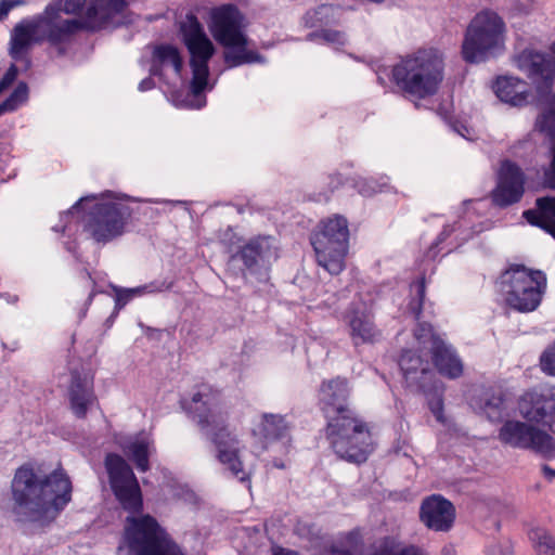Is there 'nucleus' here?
<instances>
[{
  "label": "nucleus",
  "instance_id": "obj_1",
  "mask_svg": "<svg viewBox=\"0 0 555 555\" xmlns=\"http://www.w3.org/2000/svg\"><path fill=\"white\" fill-rule=\"evenodd\" d=\"M348 380L336 377L324 380L320 388L321 409L327 418L326 437L335 454L347 462L360 464L373 451L371 431L349 406Z\"/></svg>",
  "mask_w": 555,
  "mask_h": 555
},
{
  "label": "nucleus",
  "instance_id": "obj_2",
  "mask_svg": "<svg viewBox=\"0 0 555 555\" xmlns=\"http://www.w3.org/2000/svg\"><path fill=\"white\" fill-rule=\"evenodd\" d=\"M72 491L64 469L43 475L28 464L22 465L11 482L12 513L20 521L48 524L72 501Z\"/></svg>",
  "mask_w": 555,
  "mask_h": 555
},
{
  "label": "nucleus",
  "instance_id": "obj_3",
  "mask_svg": "<svg viewBox=\"0 0 555 555\" xmlns=\"http://www.w3.org/2000/svg\"><path fill=\"white\" fill-rule=\"evenodd\" d=\"M519 414L527 421L508 420L499 429L504 446L529 450L546 459L555 457V439L531 423L547 427L555 434V387L526 391L518 401Z\"/></svg>",
  "mask_w": 555,
  "mask_h": 555
},
{
  "label": "nucleus",
  "instance_id": "obj_4",
  "mask_svg": "<svg viewBox=\"0 0 555 555\" xmlns=\"http://www.w3.org/2000/svg\"><path fill=\"white\" fill-rule=\"evenodd\" d=\"M183 406L215 446L217 460L232 477L241 482H248L249 473L240 456V441L228 429V416L221 409L219 392L214 391L208 385H202L189 403L183 402Z\"/></svg>",
  "mask_w": 555,
  "mask_h": 555
},
{
  "label": "nucleus",
  "instance_id": "obj_5",
  "mask_svg": "<svg viewBox=\"0 0 555 555\" xmlns=\"http://www.w3.org/2000/svg\"><path fill=\"white\" fill-rule=\"evenodd\" d=\"M208 28L214 39L224 48L223 59L229 68L266 62L256 50L247 49L249 39L245 16L236 5L225 3L211 8Z\"/></svg>",
  "mask_w": 555,
  "mask_h": 555
},
{
  "label": "nucleus",
  "instance_id": "obj_6",
  "mask_svg": "<svg viewBox=\"0 0 555 555\" xmlns=\"http://www.w3.org/2000/svg\"><path fill=\"white\" fill-rule=\"evenodd\" d=\"M443 70V57L438 50L421 49L393 65L391 80L405 96L423 100L436 94Z\"/></svg>",
  "mask_w": 555,
  "mask_h": 555
},
{
  "label": "nucleus",
  "instance_id": "obj_7",
  "mask_svg": "<svg viewBox=\"0 0 555 555\" xmlns=\"http://www.w3.org/2000/svg\"><path fill=\"white\" fill-rule=\"evenodd\" d=\"M505 23L491 10L475 15L464 35L462 56L467 63H481L504 50Z\"/></svg>",
  "mask_w": 555,
  "mask_h": 555
},
{
  "label": "nucleus",
  "instance_id": "obj_8",
  "mask_svg": "<svg viewBox=\"0 0 555 555\" xmlns=\"http://www.w3.org/2000/svg\"><path fill=\"white\" fill-rule=\"evenodd\" d=\"M545 286L546 276L542 271L529 270L522 264L509 267L498 281L499 291L506 304L520 312L538 308Z\"/></svg>",
  "mask_w": 555,
  "mask_h": 555
},
{
  "label": "nucleus",
  "instance_id": "obj_9",
  "mask_svg": "<svg viewBox=\"0 0 555 555\" xmlns=\"http://www.w3.org/2000/svg\"><path fill=\"white\" fill-rule=\"evenodd\" d=\"M317 262L330 274L337 275L345 269L349 247L348 221L335 215L320 222L319 230L311 236Z\"/></svg>",
  "mask_w": 555,
  "mask_h": 555
},
{
  "label": "nucleus",
  "instance_id": "obj_10",
  "mask_svg": "<svg viewBox=\"0 0 555 555\" xmlns=\"http://www.w3.org/2000/svg\"><path fill=\"white\" fill-rule=\"evenodd\" d=\"M125 539L134 555H186L151 515L126 518Z\"/></svg>",
  "mask_w": 555,
  "mask_h": 555
},
{
  "label": "nucleus",
  "instance_id": "obj_11",
  "mask_svg": "<svg viewBox=\"0 0 555 555\" xmlns=\"http://www.w3.org/2000/svg\"><path fill=\"white\" fill-rule=\"evenodd\" d=\"M182 41L190 54V66L192 80L190 89L193 95L197 96L207 87L209 67L208 63L216 52L212 41L208 38L197 16L188 13L179 25Z\"/></svg>",
  "mask_w": 555,
  "mask_h": 555
},
{
  "label": "nucleus",
  "instance_id": "obj_12",
  "mask_svg": "<svg viewBox=\"0 0 555 555\" xmlns=\"http://www.w3.org/2000/svg\"><path fill=\"white\" fill-rule=\"evenodd\" d=\"M515 65L534 82L538 105L555 103L553 83L555 80V42L550 52L525 49L515 56Z\"/></svg>",
  "mask_w": 555,
  "mask_h": 555
},
{
  "label": "nucleus",
  "instance_id": "obj_13",
  "mask_svg": "<svg viewBox=\"0 0 555 555\" xmlns=\"http://www.w3.org/2000/svg\"><path fill=\"white\" fill-rule=\"evenodd\" d=\"M275 241L269 235H258L244 243L229 257V266L237 267L244 279L267 281L273 261L278 259Z\"/></svg>",
  "mask_w": 555,
  "mask_h": 555
},
{
  "label": "nucleus",
  "instance_id": "obj_14",
  "mask_svg": "<svg viewBox=\"0 0 555 555\" xmlns=\"http://www.w3.org/2000/svg\"><path fill=\"white\" fill-rule=\"evenodd\" d=\"M93 10L91 8L85 11L79 18L64 20L57 15L55 5H47L44 12L35 17L41 42L48 41L56 47L69 42L72 37L80 30L90 33L103 30V23L91 17Z\"/></svg>",
  "mask_w": 555,
  "mask_h": 555
},
{
  "label": "nucleus",
  "instance_id": "obj_15",
  "mask_svg": "<svg viewBox=\"0 0 555 555\" xmlns=\"http://www.w3.org/2000/svg\"><path fill=\"white\" fill-rule=\"evenodd\" d=\"M111 489L121 507L131 513H140L143 500L138 479L129 464L118 454L108 453L105 457Z\"/></svg>",
  "mask_w": 555,
  "mask_h": 555
},
{
  "label": "nucleus",
  "instance_id": "obj_16",
  "mask_svg": "<svg viewBox=\"0 0 555 555\" xmlns=\"http://www.w3.org/2000/svg\"><path fill=\"white\" fill-rule=\"evenodd\" d=\"M131 216L129 206L121 203H99L85 220V231L98 243H107L124 233Z\"/></svg>",
  "mask_w": 555,
  "mask_h": 555
},
{
  "label": "nucleus",
  "instance_id": "obj_17",
  "mask_svg": "<svg viewBox=\"0 0 555 555\" xmlns=\"http://www.w3.org/2000/svg\"><path fill=\"white\" fill-rule=\"evenodd\" d=\"M525 192V177L521 169L511 160H504L499 171L495 189L492 191V202L495 206L505 208L518 203Z\"/></svg>",
  "mask_w": 555,
  "mask_h": 555
},
{
  "label": "nucleus",
  "instance_id": "obj_18",
  "mask_svg": "<svg viewBox=\"0 0 555 555\" xmlns=\"http://www.w3.org/2000/svg\"><path fill=\"white\" fill-rule=\"evenodd\" d=\"M41 38L37 27L36 18H25L17 23L11 30L9 42V55L15 61L24 64L28 69L31 65L29 53L34 44L40 43Z\"/></svg>",
  "mask_w": 555,
  "mask_h": 555
},
{
  "label": "nucleus",
  "instance_id": "obj_19",
  "mask_svg": "<svg viewBox=\"0 0 555 555\" xmlns=\"http://www.w3.org/2000/svg\"><path fill=\"white\" fill-rule=\"evenodd\" d=\"M420 518L428 529L447 532L453 527L455 508L442 495L433 494L422 502Z\"/></svg>",
  "mask_w": 555,
  "mask_h": 555
},
{
  "label": "nucleus",
  "instance_id": "obj_20",
  "mask_svg": "<svg viewBox=\"0 0 555 555\" xmlns=\"http://www.w3.org/2000/svg\"><path fill=\"white\" fill-rule=\"evenodd\" d=\"M399 366L408 387L424 393L431 390L434 373L429 362L415 350H404L399 359Z\"/></svg>",
  "mask_w": 555,
  "mask_h": 555
},
{
  "label": "nucleus",
  "instance_id": "obj_21",
  "mask_svg": "<svg viewBox=\"0 0 555 555\" xmlns=\"http://www.w3.org/2000/svg\"><path fill=\"white\" fill-rule=\"evenodd\" d=\"M68 400L76 417H86L90 406L96 401L93 389V377L79 370H72L68 386Z\"/></svg>",
  "mask_w": 555,
  "mask_h": 555
},
{
  "label": "nucleus",
  "instance_id": "obj_22",
  "mask_svg": "<svg viewBox=\"0 0 555 555\" xmlns=\"http://www.w3.org/2000/svg\"><path fill=\"white\" fill-rule=\"evenodd\" d=\"M429 350L433 364L440 375L449 379H456L462 376L464 365L452 345L440 336H435Z\"/></svg>",
  "mask_w": 555,
  "mask_h": 555
},
{
  "label": "nucleus",
  "instance_id": "obj_23",
  "mask_svg": "<svg viewBox=\"0 0 555 555\" xmlns=\"http://www.w3.org/2000/svg\"><path fill=\"white\" fill-rule=\"evenodd\" d=\"M345 320L349 326V335L353 346L375 344L382 337V332L374 323L373 317L365 310L350 309Z\"/></svg>",
  "mask_w": 555,
  "mask_h": 555
},
{
  "label": "nucleus",
  "instance_id": "obj_24",
  "mask_svg": "<svg viewBox=\"0 0 555 555\" xmlns=\"http://www.w3.org/2000/svg\"><path fill=\"white\" fill-rule=\"evenodd\" d=\"M494 93L504 103L521 107L529 103L531 95L528 83L517 77H499L493 86Z\"/></svg>",
  "mask_w": 555,
  "mask_h": 555
},
{
  "label": "nucleus",
  "instance_id": "obj_25",
  "mask_svg": "<svg viewBox=\"0 0 555 555\" xmlns=\"http://www.w3.org/2000/svg\"><path fill=\"white\" fill-rule=\"evenodd\" d=\"M535 207L525 210L522 217L529 224L541 228L555 238V196L537 198Z\"/></svg>",
  "mask_w": 555,
  "mask_h": 555
},
{
  "label": "nucleus",
  "instance_id": "obj_26",
  "mask_svg": "<svg viewBox=\"0 0 555 555\" xmlns=\"http://www.w3.org/2000/svg\"><path fill=\"white\" fill-rule=\"evenodd\" d=\"M126 7V0H89L86 11L93 8L91 17L100 20L103 23V29H108L122 24L120 15Z\"/></svg>",
  "mask_w": 555,
  "mask_h": 555
},
{
  "label": "nucleus",
  "instance_id": "obj_27",
  "mask_svg": "<svg viewBox=\"0 0 555 555\" xmlns=\"http://www.w3.org/2000/svg\"><path fill=\"white\" fill-rule=\"evenodd\" d=\"M168 66L173 68L177 76H181L183 60L179 49L167 43L155 46L151 60V75L160 77L163 76V69Z\"/></svg>",
  "mask_w": 555,
  "mask_h": 555
},
{
  "label": "nucleus",
  "instance_id": "obj_28",
  "mask_svg": "<svg viewBox=\"0 0 555 555\" xmlns=\"http://www.w3.org/2000/svg\"><path fill=\"white\" fill-rule=\"evenodd\" d=\"M535 128L553 141L551 147L552 160L545 177L548 186L555 189V108L544 111L537 118Z\"/></svg>",
  "mask_w": 555,
  "mask_h": 555
},
{
  "label": "nucleus",
  "instance_id": "obj_29",
  "mask_svg": "<svg viewBox=\"0 0 555 555\" xmlns=\"http://www.w3.org/2000/svg\"><path fill=\"white\" fill-rule=\"evenodd\" d=\"M341 15L340 8L333 4H321L313 10H309L302 17L305 27L317 28L336 24Z\"/></svg>",
  "mask_w": 555,
  "mask_h": 555
},
{
  "label": "nucleus",
  "instance_id": "obj_30",
  "mask_svg": "<svg viewBox=\"0 0 555 555\" xmlns=\"http://www.w3.org/2000/svg\"><path fill=\"white\" fill-rule=\"evenodd\" d=\"M261 434L268 440H278L288 435L289 427L284 416L264 413L261 422Z\"/></svg>",
  "mask_w": 555,
  "mask_h": 555
},
{
  "label": "nucleus",
  "instance_id": "obj_31",
  "mask_svg": "<svg viewBox=\"0 0 555 555\" xmlns=\"http://www.w3.org/2000/svg\"><path fill=\"white\" fill-rule=\"evenodd\" d=\"M481 410L490 422L501 421L506 411V404L503 395L487 393L481 400Z\"/></svg>",
  "mask_w": 555,
  "mask_h": 555
},
{
  "label": "nucleus",
  "instance_id": "obj_32",
  "mask_svg": "<svg viewBox=\"0 0 555 555\" xmlns=\"http://www.w3.org/2000/svg\"><path fill=\"white\" fill-rule=\"evenodd\" d=\"M362 545V538L358 530H351L344 539L328 548V555H357Z\"/></svg>",
  "mask_w": 555,
  "mask_h": 555
},
{
  "label": "nucleus",
  "instance_id": "obj_33",
  "mask_svg": "<svg viewBox=\"0 0 555 555\" xmlns=\"http://www.w3.org/2000/svg\"><path fill=\"white\" fill-rule=\"evenodd\" d=\"M127 454L135 464L140 472H146L150 468L149 454H150V441L146 439H140L130 442L127 446Z\"/></svg>",
  "mask_w": 555,
  "mask_h": 555
},
{
  "label": "nucleus",
  "instance_id": "obj_34",
  "mask_svg": "<svg viewBox=\"0 0 555 555\" xmlns=\"http://www.w3.org/2000/svg\"><path fill=\"white\" fill-rule=\"evenodd\" d=\"M411 293L413 296L408 305V310L415 318V320L420 321L426 295V284L424 276L417 279L411 284Z\"/></svg>",
  "mask_w": 555,
  "mask_h": 555
},
{
  "label": "nucleus",
  "instance_id": "obj_35",
  "mask_svg": "<svg viewBox=\"0 0 555 555\" xmlns=\"http://www.w3.org/2000/svg\"><path fill=\"white\" fill-rule=\"evenodd\" d=\"M529 537L538 555H555V539L546 530L533 529Z\"/></svg>",
  "mask_w": 555,
  "mask_h": 555
},
{
  "label": "nucleus",
  "instance_id": "obj_36",
  "mask_svg": "<svg viewBox=\"0 0 555 555\" xmlns=\"http://www.w3.org/2000/svg\"><path fill=\"white\" fill-rule=\"evenodd\" d=\"M170 287L166 282H152L142 287L126 289L117 294L116 305L121 307L125 306L134 295H141L143 293H157L166 291Z\"/></svg>",
  "mask_w": 555,
  "mask_h": 555
},
{
  "label": "nucleus",
  "instance_id": "obj_37",
  "mask_svg": "<svg viewBox=\"0 0 555 555\" xmlns=\"http://www.w3.org/2000/svg\"><path fill=\"white\" fill-rule=\"evenodd\" d=\"M28 87L25 82H20L11 95L0 103V117L9 112L15 111L20 104L26 101Z\"/></svg>",
  "mask_w": 555,
  "mask_h": 555
},
{
  "label": "nucleus",
  "instance_id": "obj_38",
  "mask_svg": "<svg viewBox=\"0 0 555 555\" xmlns=\"http://www.w3.org/2000/svg\"><path fill=\"white\" fill-rule=\"evenodd\" d=\"M307 41L323 40L327 43L345 46L347 43V37L345 33L334 29H321L318 31L309 33L306 37Z\"/></svg>",
  "mask_w": 555,
  "mask_h": 555
},
{
  "label": "nucleus",
  "instance_id": "obj_39",
  "mask_svg": "<svg viewBox=\"0 0 555 555\" xmlns=\"http://www.w3.org/2000/svg\"><path fill=\"white\" fill-rule=\"evenodd\" d=\"M89 0H61L57 3H51L50 5H55L57 8V15L61 13L72 14V15H81L87 10V5Z\"/></svg>",
  "mask_w": 555,
  "mask_h": 555
},
{
  "label": "nucleus",
  "instance_id": "obj_40",
  "mask_svg": "<svg viewBox=\"0 0 555 555\" xmlns=\"http://www.w3.org/2000/svg\"><path fill=\"white\" fill-rule=\"evenodd\" d=\"M220 243L230 256L242 246L241 237L231 228H228L220 234Z\"/></svg>",
  "mask_w": 555,
  "mask_h": 555
},
{
  "label": "nucleus",
  "instance_id": "obj_41",
  "mask_svg": "<svg viewBox=\"0 0 555 555\" xmlns=\"http://www.w3.org/2000/svg\"><path fill=\"white\" fill-rule=\"evenodd\" d=\"M540 364L543 372L555 376V344L542 353Z\"/></svg>",
  "mask_w": 555,
  "mask_h": 555
},
{
  "label": "nucleus",
  "instance_id": "obj_42",
  "mask_svg": "<svg viewBox=\"0 0 555 555\" xmlns=\"http://www.w3.org/2000/svg\"><path fill=\"white\" fill-rule=\"evenodd\" d=\"M414 336L420 343H425L426 339H429L430 345L433 344V338L438 336L434 333L433 326L427 322H418L417 327L414 331Z\"/></svg>",
  "mask_w": 555,
  "mask_h": 555
},
{
  "label": "nucleus",
  "instance_id": "obj_43",
  "mask_svg": "<svg viewBox=\"0 0 555 555\" xmlns=\"http://www.w3.org/2000/svg\"><path fill=\"white\" fill-rule=\"evenodd\" d=\"M487 555H513V548L509 541L495 542L488 546Z\"/></svg>",
  "mask_w": 555,
  "mask_h": 555
},
{
  "label": "nucleus",
  "instance_id": "obj_44",
  "mask_svg": "<svg viewBox=\"0 0 555 555\" xmlns=\"http://www.w3.org/2000/svg\"><path fill=\"white\" fill-rule=\"evenodd\" d=\"M17 73H18V68L15 64H12L8 68V70L5 72V74L3 75V77L0 80V93L13 83V81L15 80V78L17 76Z\"/></svg>",
  "mask_w": 555,
  "mask_h": 555
},
{
  "label": "nucleus",
  "instance_id": "obj_45",
  "mask_svg": "<svg viewBox=\"0 0 555 555\" xmlns=\"http://www.w3.org/2000/svg\"><path fill=\"white\" fill-rule=\"evenodd\" d=\"M26 3V0H1L0 1V21L4 20L9 12L18 7Z\"/></svg>",
  "mask_w": 555,
  "mask_h": 555
},
{
  "label": "nucleus",
  "instance_id": "obj_46",
  "mask_svg": "<svg viewBox=\"0 0 555 555\" xmlns=\"http://www.w3.org/2000/svg\"><path fill=\"white\" fill-rule=\"evenodd\" d=\"M429 408L438 422L443 421V401L441 398H437L429 402Z\"/></svg>",
  "mask_w": 555,
  "mask_h": 555
},
{
  "label": "nucleus",
  "instance_id": "obj_47",
  "mask_svg": "<svg viewBox=\"0 0 555 555\" xmlns=\"http://www.w3.org/2000/svg\"><path fill=\"white\" fill-rule=\"evenodd\" d=\"M88 199V197L86 198H80L78 202H76L73 207L70 209H68L67 211H64L61 214V221H66L69 219V218H73L75 214H78L80 211V208L82 206V203L83 201Z\"/></svg>",
  "mask_w": 555,
  "mask_h": 555
},
{
  "label": "nucleus",
  "instance_id": "obj_48",
  "mask_svg": "<svg viewBox=\"0 0 555 555\" xmlns=\"http://www.w3.org/2000/svg\"><path fill=\"white\" fill-rule=\"evenodd\" d=\"M454 231V228L450 224H447L443 227L442 231L437 236L436 242L431 245L430 249H434V247L438 246V244L444 242Z\"/></svg>",
  "mask_w": 555,
  "mask_h": 555
},
{
  "label": "nucleus",
  "instance_id": "obj_49",
  "mask_svg": "<svg viewBox=\"0 0 555 555\" xmlns=\"http://www.w3.org/2000/svg\"><path fill=\"white\" fill-rule=\"evenodd\" d=\"M154 87H155L154 80L151 77H147V78H144L143 80H141L138 89L141 92H145V91L152 90Z\"/></svg>",
  "mask_w": 555,
  "mask_h": 555
},
{
  "label": "nucleus",
  "instance_id": "obj_50",
  "mask_svg": "<svg viewBox=\"0 0 555 555\" xmlns=\"http://www.w3.org/2000/svg\"><path fill=\"white\" fill-rule=\"evenodd\" d=\"M542 470H543L545 478H547L548 480H552L553 478H555V469L551 468L550 466L544 465L542 467Z\"/></svg>",
  "mask_w": 555,
  "mask_h": 555
},
{
  "label": "nucleus",
  "instance_id": "obj_51",
  "mask_svg": "<svg viewBox=\"0 0 555 555\" xmlns=\"http://www.w3.org/2000/svg\"><path fill=\"white\" fill-rule=\"evenodd\" d=\"M383 186L384 185H378V186H370L371 189V192L366 191V190H363L361 189L360 192L364 195H370L371 193H376V192H382L383 191Z\"/></svg>",
  "mask_w": 555,
  "mask_h": 555
},
{
  "label": "nucleus",
  "instance_id": "obj_52",
  "mask_svg": "<svg viewBox=\"0 0 555 555\" xmlns=\"http://www.w3.org/2000/svg\"><path fill=\"white\" fill-rule=\"evenodd\" d=\"M273 555H299V554L297 552H295V551L280 548Z\"/></svg>",
  "mask_w": 555,
  "mask_h": 555
},
{
  "label": "nucleus",
  "instance_id": "obj_53",
  "mask_svg": "<svg viewBox=\"0 0 555 555\" xmlns=\"http://www.w3.org/2000/svg\"><path fill=\"white\" fill-rule=\"evenodd\" d=\"M66 228H67V224H64V225H55L52 228L53 231L55 232H65L66 231Z\"/></svg>",
  "mask_w": 555,
  "mask_h": 555
},
{
  "label": "nucleus",
  "instance_id": "obj_54",
  "mask_svg": "<svg viewBox=\"0 0 555 555\" xmlns=\"http://www.w3.org/2000/svg\"><path fill=\"white\" fill-rule=\"evenodd\" d=\"M92 298H93V293H90L88 296L87 302L90 304L92 301Z\"/></svg>",
  "mask_w": 555,
  "mask_h": 555
},
{
  "label": "nucleus",
  "instance_id": "obj_55",
  "mask_svg": "<svg viewBox=\"0 0 555 555\" xmlns=\"http://www.w3.org/2000/svg\"><path fill=\"white\" fill-rule=\"evenodd\" d=\"M377 79H378L380 85H384V79L380 76H378Z\"/></svg>",
  "mask_w": 555,
  "mask_h": 555
},
{
  "label": "nucleus",
  "instance_id": "obj_56",
  "mask_svg": "<svg viewBox=\"0 0 555 555\" xmlns=\"http://www.w3.org/2000/svg\"><path fill=\"white\" fill-rule=\"evenodd\" d=\"M276 467L283 468V465L281 463L275 464Z\"/></svg>",
  "mask_w": 555,
  "mask_h": 555
},
{
  "label": "nucleus",
  "instance_id": "obj_57",
  "mask_svg": "<svg viewBox=\"0 0 555 555\" xmlns=\"http://www.w3.org/2000/svg\"><path fill=\"white\" fill-rule=\"evenodd\" d=\"M276 467L283 468V465L281 463L275 464Z\"/></svg>",
  "mask_w": 555,
  "mask_h": 555
},
{
  "label": "nucleus",
  "instance_id": "obj_58",
  "mask_svg": "<svg viewBox=\"0 0 555 555\" xmlns=\"http://www.w3.org/2000/svg\"><path fill=\"white\" fill-rule=\"evenodd\" d=\"M11 300L15 302L17 300V296L11 297Z\"/></svg>",
  "mask_w": 555,
  "mask_h": 555
},
{
  "label": "nucleus",
  "instance_id": "obj_59",
  "mask_svg": "<svg viewBox=\"0 0 555 555\" xmlns=\"http://www.w3.org/2000/svg\"><path fill=\"white\" fill-rule=\"evenodd\" d=\"M11 300L15 302L17 300V296L11 297Z\"/></svg>",
  "mask_w": 555,
  "mask_h": 555
},
{
  "label": "nucleus",
  "instance_id": "obj_60",
  "mask_svg": "<svg viewBox=\"0 0 555 555\" xmlns=\"http://www.w3.org/2000/svg\"><path fill=\"white\" fill-rule=\"evenodd\" d=\"M86 275L91 280V275L88 271H86Z\"/></svg>",
  "mask_w": 555,
  "mask_h": 555
}]
</instances>
